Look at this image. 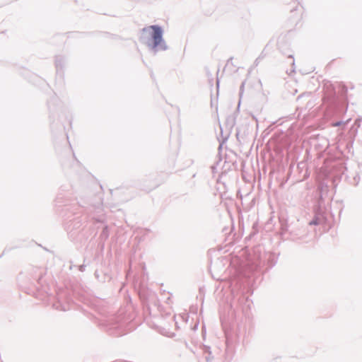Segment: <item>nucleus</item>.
Returning <instances> with one entry per match:
<instances>
[{"label": "nucleus", "instance_id": "nucleus-1", "mask_svg": "<svg viewBox=\"0 0 362 362\" xmlns=\"http://www.w3.org/2000/svg\"><path fill=\"white\" fill-rule=\"evenodd\" d=\"M149 30H152L151 37L153 40V47L156 48L158 46H161L163 49H166V46L163 43V31L161 28L158 25H151L143 29V32H147Z\"/></svg>", "mask_w": 362, "mask_h": 362}]
</instances>
